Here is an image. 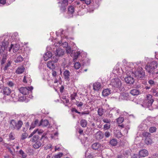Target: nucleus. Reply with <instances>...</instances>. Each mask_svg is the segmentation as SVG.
<instances>
[{"instance_id":"obj_1","label":"nucleus","mask_w":158,"mask_h":158,"mask_svg":"<svg viewBox=\"0 0 158 158\" xmlns=\"http://www.w3.org/2000/svg\"><path fill=\"white\" fill-rule=\"evenodd\" d=\"M8 43L3 41L2 43H0V53H1L3 52L5 50H8L10 52L11 49L12 48L13 52H17L19 48V45L18 44H15L13 45L11 44L9 47H8Z\"/></svg>"},{"instance_id":"obj_2","label":"nucleus","mask_w":158,"mask_h":158,"mask_svg":"<svg viewBox=\"0 0 158 158\" xmlns=\"http://www.w3.org/2000/svg\"><path fill=\"white\" fill-rule=\"evenodd\" d=\"M132 76H135L138 80H143L145 78V73L143 69L141 67H139L135 73L131 72Z\"/></svg>"},{"instance_id":"obj_3","label":"nucleus","mask_w":158,"mask_h":158,"mask_svg":"<svg viewBox=\"0 0 158 158\" xmlns=\"http://www.w3.org/2000/svg\"><path fill=\"white\" fill-rule=\"evenodd\" d=\"M58 6L60 7L61 12H65L66 11V7L68 4V0H63L58 2Z\"/></svg>"},{"instance_id":"obj_4","label":"nucleus","mask_w":158,"mask_h":158,"mask_svg":"<svg viewBox=\"0 0 158 158\" xmlns=\"http://www.w3.org/2000/svg\"><path fill=\"white\" fill-rule=\"evenodd\" d=\"M154 101L153 96L150 94H148L143 101V104L147 107H149L152 105Z\"/></svg>"},{"instance_id":"obj_5","label":"nucleus","mask_w":158,"mask_h":158,"mask_svg":"<svg viewBox=\"0 0 158 158\" xmlns=\"http://www.w3.org/2000/svg\"><path fill=\"white\" fill-rule=\"evenodd\" d=\"M157 63L155 61H153L151 62L150 64H147L145 67L146 69L147 70L149 73H151L149 70L154 69L157 68Z\"/></svg>"},{"instance_id":"obj_6","label":"nucleus","mask_w":158,"mask_h":158,"mask_svg":"<svg viewBox=\"0 0 158 158\" xmlns=\"http://www.w3.org/2000/svg\"><path fill=\"white\" fill-rule=\"evenodd\" d=\"M111 85L113 86L118 88L122 85L121 80L118 78H113L111 80Z\"/></svg>"},{"instance_id":"obj_7","label":"nucleus","mask_w":158,"mask_h":158,"mask_svg":"<svg viewBox=\"0 0 158 158\" xmlns=\"http://www.w3.org/2000/svg\"><path fill=\"white\" fill-rule=\"evenodd\" d=\"M43 132V131L41 130H39L38 129L35 130L29 136V138L31 137L34 135L33 138H39V135H41Z\"/></svg>"},{"instance_id":"obj_8","label":"nucleus","mask_w":158,"mask_h":158,"mask_svg":"<svg viewBox=\"0 0 158 158\" xmlns=\"http://www.w3.org/2000/svg\"><path fill=\"white\" fill-rule=\"evenodd\" d=\"M130 75L126 77L125 78V81L127 83L130 85L133 84L134 81L135 80L132 76V74L130 73Z\"/></svg>"},{"instance_id":"obj_9","label":"nucleus","mask_w":158,"mask_h":158,"mask_svg":"<svg viewBox=\"0 0 158 158\" xmlns=\"http://www.w3.org/2000/svg\"><path fill=\"white\" fill-rule=\"evenodd\" d=\"M41 139H38L35 141L34 139H32V141L35 142L33 145V147L35 148H39L41 145V143L40 140Z\"/></svg>"},{"instance_id":"obj_10","label":"nucleus","mask_w":158,"mask_h":158,"mask_svg":"<svg viewBox=\"0 0 158 158\" xmlns=\"http://www.w3.org/2000/svg\"><path fill=\"white\" fill-rule=\"evenodd\" d=\"M55 54L56 57H59L62 56L64 54V51L62 49L59 48L56 50Z\"/></svg>"},{"instance_id":"obj_11","label":"nucleus","mask_w":158,"mask_h":158,"mask_svg":"<svg viewBox=\"0 0 158 158\" xmlns=\"http://www.w3.org/2000/svg\"><path fill=\"white\" fill-rule=\"evenodd\" d=\"M39 122V120L37 119H35L34 121L32 122L30 125V127L29 128L30 130H31L36 126H38Z\"/></svg>"},{"instance_id":"obj_12","label":"nucleus","mask_w":158,"mask_h":158,"mask_svg":"<svg viewBox=\"0 0 158 158\" xmlns=\"http://www.w3.org/2000/svg\"><path fill=\"white\" fill-rule=\"evenodd\" d=\"M149 153L148 150L145 149H143L139 152V155L140 156L145 157L147 156Z\"/></svg>"},{"instance_id":"obj_13","label":"nucleus","mask_w":158,"mask_h":158,"mask_svg":"<svg viewBox=\"0 0 158 158\" xmlns=\"http://www.w3.org/2000/svg\"><path fill=\"white\" fill-rule=\"evenodd\" d=\"M19 90L20 93L24 95L27 94L29 92V89L26 87H21Z\"/></svg>"},{"instance_id":"obj_14","label":"nucleus","mask_w":158,"mask_h":158,"mask_svg":"<svg viewBox=\"0 0 158 158\" xmlns=\"http://www.w3.org/2000/svg\"><path fill=\"white\" fill-rule=\"evenodd\" d=\"M101 84L99 82H95L93 84V89L94 90H98L101 88Z\"/></svg>"},{"instance_id":"obj_15","label":"nucleus","mask_w":158,"mask_h":158,"mask_svg":"<svg viewBox=\"0 0 158 158\" xmlns=\"http://www.w3.org/2000/svg\"><path fill=\"white\" fill-rule=\"evenodd\" d=\"M63 75L65 80L66 81H69L70 75V73L69 71L68 70H65L64 72Z\"/></svg>"},{"instance_id":"obj_16","label":"nucleus","mask_w":158,"mask_h":158,"mask_svg":"<svg viewBox=\"0 0 158 158\" xmlns=\"http://www.w3.org/2000/svg\"><path fill=\"white\" fill-rule=\"evenodd\" d=\"M3 92L5 95H9L11 93V90L8 87H5L3 89Z\"/></svg>"},{"instance_id":"obj_17","label":"nucleus","mask_w":158,"mask_h":158,"mask_svg":"<svg viewBox=\"0 0 158 158\" xmlns=\"http://www.w3.org/2000/svg\"><path fill=\"white\" fill-rule=\"evenodd\" d=\"M111 90L108 89H105L102 92V95L104 97H106L111 94Z\"/></svg>"},{"instance_id":"obj_18","label":"nucleus","mask_w":158,"mask_h":158,"mask_svg":"<svg viewBox=\"0 0 158 158\" xmlns=\"http://www.w3.org/2000/svg\"><path fill=\"white\" fill-rule=\"evenodd\" d=\"M25 69V68L23 66L19 67L16 70V73L18 74H22L24 72Z\"/></svg>"},{"instance_id":"obj_19","label":"nucleus","mask_w":158,"mask_h":158,"mask_svg":"<svg viewBox=\"0 0 158 158\" xmlns=\"http://www.w3.org/2000/svg\"><path fill=\"white\" fill-rule=\"evenodd\" d=\"M47 66L48 67L51 69H53L55 68V65L52 60L48 61L47 63Z\"/></svg>"},{"instance_id":"obj_20","label":"nucleus","mask_w":158,"mask_h":158,"mask_svg":"<svg viewBox=\"0 0 158 158\" xmlns=\"http://www.w3.org/2000/svg\"><path fill=\"white\" fill-rule=\"evenodd\" d=\"M52 57V53L49 52H47L44 55V60L45 61H47Z\"/></svg>"},{"instance_id":"obj_21","label":"nucleus","mask_w":158,"mask_h":158,"mask_svg":"<svg viewBox=\"0 0 158 158\" xmlns=\"http://www.w3.org/2000/svg\"><path fill=\"white\" fill-rule=\"evenodd\" d=\"M48 122L47 120H44V121L41 120L40 122H39L38 126L42 125L43 126L46 127L47 126L48 124Z\"/></svg>"},{"instance_id":"obj_22","label":"nucleus","mask_w":158,"mask_h":158,"mask_svg":"<svg viewBox=\"0 0 158 158\" xmlns=\"http://www.w3.org/2000/svg\"><path fill=\"white\" fill-rule=\"evenodd\" d=\"M129 96V94L128 93H122L120 96V98L124 100H127Z\"/></svg>"},{"instance_id":"obj_23","label":"nucleus","mask_w":158,"mask_h":158,"mask_svg":"<svg viewBox=\"0 0 158 158\" xmlns=\"http://www.w3.org/2000/svg\"><path fill=\"white\" fill-rule=\"evenodd\" d=\"M55 151H61L64 150V148L62 147V146L60 144L56 145L55 146Z\"/></svg>"},{"instance_id":"obj_24","label":"nucleus","mask_w":158,"mask_h":158,"mask_svg":"<svg viewBox=\"0 0 158 158\" xmlns=\"http://www.w3.org/2000/svg\"><path fill=\"white\" fill-rule=\"evenodd\" d=\"M23 58L20 55L18 56L15 60L14 61L15 63H18L19 62H21L23 61Z\"/></svg>"},{"instance_id":"obj_25","label":"nucleus","mask_w":158,"mask_h":158,"mask_svg":"<svg viewBox=\"0 0 158 158\" xmlns=\"http://www.w3.org/2000/svg\"><path fill=\"white\" fill-rule=\"evenodd\" d=\"M23 124V122L21 121H19L18 123H16V125L15 129L19 130Z\"/></svg>"},{"instance_id":"obj_26","label":"nucleus","mask_w":158,"mask_h":158,"mask_svg":"<svg viewBox=\"0 0 158 158\" xmlns=\"http://www.w3.org/2000/svg\"><path fill=\"white\" fill-rule=\"evenodd\" d=\"M87 121L84 119H82L80 121L81 125L83 127H85L87 125Z\"/></svg>"},{"instance_id":"obj_27","label":"nucleus","mask_w":158,"mask_h":158,"mask_svg":"<svg viewBox=\"0 0 158 158\" xmlns=\"http://www.w3.org/2000/svg\"><path fill=\"white\" fill-rule=\"evenodd\" d=\"M17 123L14 120H12L11 121L10 125V127L14 129H15Z\"/></svg>"},{"instance_id":"obj_28","label":"nucleus","mask_w":158,"mask_h":158,"mask_svg":"<svg viewBox=\"0 0 158 158\" xmlns=\"http://www.w3.org/2000/svg\"><path fill=\"white\" fill-rule=\"evenodd\" d=\"M130 93L132 95L135 96L138 95L139 93V91L137 89H134L131 91Z\"/></svg>"},{"instance_id":"obj_29","label":"nucleus","mask_w":158,"mask_h":158,"mask_svg":"<svg viewBox=\"0 0 158 158\" xmlns=\"http://www.w3.org/2000/svg\"><path fill=\"white\" fill-rule=\"evenodd\" d=\"M97 138H102L103 137V134L101 131H98L95 134Z\"/></svg>"},{"instance_id":"obj_30","label":"nucleus","mask_w":158,"mask_h":158,"mask_svg":"<svg viewBox=\"0 0 158 158\" xmlns=\"http://www.w3.org/2000/svg\"><path fill=\"white\" fill-rule=\"evenodd\" d=\"M100 147V145L98 143H95L92 145V148L94 150L98 149Z\"/></svg>"},{"instance_id":"obj_31","label":"nucleus","mask_w":158,"mask_h":158,"mask_svg":"<svg viewBox=\"0 0 158 158\" xmlns=\"http://www.w3.org/2000/svg\"><path fill=\"white\" fill-rule=\"evenodd\" d=\"M68 11L69 13L73 14L74 11V8L73 6H70L68 8Z\"/></svg>"},{"instance_id":"obj_32","label":"nucleus","mask_w":158,"mask_h":158,"mask_svg":"<svg viewBox=\"0 0 158 158\" xmlns=\"http://www.w3.org/2000/svg\"><path fill=\"white\" fill-rule=\"evenodd\" d=\"M114 135L117 138H121L122 135L120 131H117L114 133Z\"/></svg>"},{"instance_id":"obj_33","label":"nucleus","mask_w":158,"mask_h":158,"mask_svg":"<svg viewBox=\"0 0 158 158\" xmlns=\"http://www.w3.org/2000/svg\"><path fill=\"white\" fill-rule=\"evenodd\" d=\"M142 135L143 137L145 138H150L151 136V133L148 132H143Z\"/></svg>"},{"instance_id":"obj_34","label":"nucleus","mask_w":158,"mask_h":158,"mask_svg":"<svg viewBox=\"0 0 158 158\" xmlns=\"http://www.w3.org/2000/svg\"><path fill=\"white\" fill-rule=\"evenodd\" d=\"M86 139H81V142L84 146H88L89 145V142L86 141Z\"/></svg>"},{"instance_id":"obj_35","label":"nucleus","mask_w":158,"mask_h":158,"mask_svg":"<svg viewBox=\"0 0 158 158\" xmlns=\"http://www.w3.org/2000/svg\"><path fill=\"white\" fill-rule=\"evenodd\" d=\"M157 128L155 127H152L149 129V131L150 133H153L156 132Z\"/></svg>"},{"instance_id":"obj_36","label":"nucleus","mask_w":158,"mask_h":158,"mask_svg":"<svg viewBox=\"0 0 158 158\" xmlns=\"http://www.w3.org/2000/svg\"><path fill=\"white\" fill-rule=\"evenodd\" d=\"M98 115L100 116H102L103 114L104 111L102 108H100L98 109Z\"/></svg>"},{"instance_id":"obj_37","label":"nucleus","mask_w":158,"mask_h":158,"mask_svg":"<svg viewBox=\"0 0 158 158\" xmlns=\"http://www.w3.org/2000/svg\"><path fill=\"white\" fill-rule=\"evenodd\" d=\"M110 143L112 146H115L117 143V141L116 139H112L110 141Z\"/></svg>"},{"instance_id":"obj_38","label":"nucleus","mask_w":158,"mask_h":158,"mask_svg":"<svg viewBox=\"0 0 158 158\" xmlns=\"http://www.w3.org/2000/svg\"><path fill=\"white\" fill-rule=\"evenodd\" d=\"M144 142L148 145L151 144L152 143V139H145Z\"/></svg>"},{"instance_id":"obj_39","label":"nucleus","mask_w":158,"mask_h":158,"mask_svg":"<svg viewBox=\"0 0 158 158\" xmlns=\"http://www.w3.org/2000/svg\"><path fill=\"white\" fill-rule=\"evenodd\" d=\"M6 55H3L2 58L1 60V64L2 65L4 64L6 62Z\"/></svg>"},{"instance_id":"obj_40","label":"nucleus","mask_w":158,"mask_h":158,"mask_svg":"<svg viewBox=\"0 0 158 158\" xmlns=\"http://www.w3.org/2000/svg\"><path fill=\"white\" fill-rule=\"evenodd\" d=\"M11 64V62L9 61H8L7 63L6 64V65H5L4 68L3 69L5 71L6 70L8 69V68L10 66Z\"/></svg>"},{"instance_id":"obj_41","label":"nucleus","mask_w":158,"mask_h":158,"mask_svg":"<svg viewBox=\"0 0 158 158\" xmlns=\"http://www.w3.org/2000/svg\"><path fill=\"white\" fill-rule=\"evenodd\" d=\"M77 94L76 92H73V94H72L70 96L71 99L72 100H73L75 99V97L77 96Z\"/></svg>"},{"instance_id":"obj_42","label":"nucleus","mask_w":158,"mask_h":158,"mask_svg":"<svg viewBox=\"0 0 158 158\" xmlns=\"http://www.w3.org/2000/svg\"><path fill=\"white\" fill-rule=\"evenodd\" d=\"M124 120V118L122 117H119L117 120V122L119 123H122Z\"/></svg>"},{"instance_id":"obj_43","label":"nucleus","mask_w":158,"mask_h":158,"mask_svg":"<svg viewBox=\"0 0 158 158\" xmlns=\"http://www.w3.org/2000/svg\"><path fill=\"white\" fill-rule=\"evenodd\" d=\"M19 153L21 154L23 158H26L27 156V154L25 153L22 150L19 151Z\"/></svg>"},{"instance_id":"obj_44","label":"nucleus","mask_w":158,"mask_h":158,"mask_svg":"<svg viewBox=\"0 0 158 158\" xmlns=\"http://www.w3.org/2000/svg\"><path fill=\"white\" fill-rule=\"evenodd\" d=\"M74 67L75 69H78L81 67V64L80 63L77 62L75 63Z\"/></svg>"},{"instance_id":"obj_45","label":"nucleus","mask_w":158,"mask_h":158,"mask_svg":"<svg viewBox=\"0 0 158 158\" xmlns=\"http://www.w3.org/2000/svg\"><path fill=\"white\" fill-rule=\"evenodd\" d=\"M7 85L10 87H13L15 85V84L12 81H10L7 82Z\"/></svg>"},{"instance_id":"obj_46","label":"nucleus","mask_w":158,"mask_h":158,"mask_svg":"<svg viewBox=\"0 0 158 158\" xmlns=\"http://www.w3.org/2000/svg\"><path fill=\"white\" fill-rule=\"evenodd\" d=\"M95 156V155L92 153L89 154L88 155L86 154V158H93Z\"/></svg>"},{"instance_id":"obj_47","label":"nucleus","mask_w":158,"mask_h":158,"mask_svg":"<svg viewBox=\"0 0 158 158\" xmlns=\"http://www.w3.org/2000/svg\"><path fill=\"white\" fill-rule=\"evenodd\" d=\"M63 156V153H60L54 156L55 158H60Z\"/></svg>"},{"instance_id":"obj_48","label":"nucleus","mask_w":158,"mask_h":158,"mask_svg":"<svg viewBox=\"0 0 158 158\" xmlns=\"http://www.w3.org/2000/svg\"><path fill=\"white\" fill-rule=\"evenodd\" d=\"M76 105L78 107H81L83 105V103L81 102H76Z\"/></svg>"},{"instance_id":"obj_49","label":"nucleus","mask_w":158,"mask_h":158,"mask_svg":"<svg viewBox=\"0 0 158 158\" xmlns=\"http://www.w3.org/2000/svg\"><path fill=\"white\" fill-rule=\"evenodd\" d=\"M103 122L104 123H110L111 122L110 120L107 119V118H105L103 119Z\"/></svg>"},{"instance_id":"obj_50","label":"nucleus","mask_w":158,"mask_h":158,"mask_svg":"<svg viewBox=\"0 0 158 158\" xmlns=\"http://www.w3.org/2000/svg\"><path fill=\"white\" fill-rule=\"evenodd\" d=\"M110 127V125L109 124H105L104 125V128L105 129L107 130L109 129Z\"/></svg>"},{"instance_id":"obj_51","label":"nucleus","mask_w":158,"mask_h":158,"mask_svg":"<svg viewBox=\"0 0 158 158\" xmlns=\"http://www.w3.org/2000/svg\"><path fill=\"white\" fill-rule=\"evenodd\" d=\"M51 147L52 145L51 144H48L44 147V150H47V149H49Z\"/></svg>"},{"instance_id":"obj_52","label":"nucleus","mask_w":158,"mask_h":158,"mask_svg":"<svg viewBox=\"0 0 158 158\" xmlns=\"http://www.w3.org/2000/svg\"><path fill=\"white\" fill-rule=\"evenodd\" d=\"M83 3H85L87 5H89L91 3V0H85Z\"/></svg>"},{"instance_id":"obj_53","label":"nucleus","mask_w":158,"mask_h":158,"mask_svg":"<svg viewBox=\"0 0 158 158\" xmlns=\"http://www.w3.org/2000/svg\"><path fill=\"white\" fill-rule=\"evenodd\" d=\"M58 57H57L56 56V57H53V59H52V61H53V62H55V63H56V62H57L58 60V58H57Z\"/></svg>"},{"instance_id":"obj_54","label":"nucleus","mask_w":158,"mask_h":158,"mask_svg":"<svg viewBox=\"0 0 158 158\" xmlns=\"http://www.w3.org/2000/svg\"><path fill=\"white\" fill-rule=\"evenodd\" d=\"M89 114V112L88 110L86 111L82 112H81V114L82 115H84V114L87 115V114Z\"/></svg>"},{"instance_id":"obj_55","label":"nucleus","mask_w":158,"mask_h":158,"mask_svg":"<svg viewBox=\"0 0 158 158\" xmlns=\"http://www.w3.org/2000/svg\"><path fill=\"white\" fill-rule=\"evenodd\" d=\"M105 135L106 137L108 138L109 137L110 135V134L109 132L107 131L105 132Z\"/></svg>"},{"instance_id":"obj_56","label":"nucleus","mask_w":158,"mask_h":158,"mask_svg":"<svg viewBox=\"0 0 158 158\" xmlns=\"http://www.w3.org/2000/svg\"><path fill=\"white\" fill-rule=\"evenodd\" d=\"M28 136V134L26 133L23 134L22 135V138H26Z\"/></svg>"},{"instance_id":"obj_57","label":"nucleus","mask_w":158,"mask_h":158,"mask_svg":"<svg viewBox=\"0 0 158 158\" xmlns=\"http://www.w3.org/2000/svg\"><path fill=\"white\" fill-rule=\"evenodd\" d=\"M66 51L68 53H70L71 51V48L69 47L67 48Z\"/></svg>"},{"instance_id":"obj_58","label":"nucleus","mask_w":158,"mask_h":158,"mask_svg":"<svg viewBox=\"0 0 158 158\" xmlns=\"http://www.w3.org/2000/svg\"><path fill=\"white\" fill-rule=\"evenodd\" d=\"M152 158H158V154H155L152 156Z\"/></svg>"},{"instance_id":"obj_59","label":"nucleus","mask_w":158,"mask_h":158,"mask_svg":"<svg viewBox=\"0 0 158 158\" xmlns=\"http://www.w3.org/2000/svg\"><path fill=\"white\" fill-rule=\"evenodd\" d=\"M29 126V124L28 122L26 123L25 124V127L26 128V130L28 129Z\"/></svg>"},{"instance_id":"obj_60","label":"nucleus","mask_w":158,"mask_h":158,"mask_svg":"<svg viewBox=\"0 0 158 158\" xmlns=\"http://www.w3.org/2000/svg\"><path fill=\"white\" fill-rule=\"evenodd\" d=\"M46 135H47V134L46 133H44L43 134L41 138H48V137L47 136H46Z\"/></svg>"},{"instance_id":"obj_61","label":"nucleus","mask_w":158,"mask_h":158,"mask_svg":"<svg viewBox=\"0 0 158 158\" xmlns=\"http://www.w3.org/2000/svg\"><path fill=\"white\" fill-rule=\"evenodd\" d=\"M80 53L79 52H77L76 54H75V56L76 57V58H77L80 55Z\"/></svg>"},{"instance_id":"obj_62","label":"nucleus","mask_w":158,"mask_h":158,"mask_svg":"<svg viewBox=\"0 0 158 158\" xmlns=\"http://www.w3.org/2000/svg\"><path fill=\"white\" fill-rule=\"evenodd\" d=\"M117 158H125V157L123 155H118L117 156Z\"/></svg>"},{"instance_id":"obj_63","label":"nucleus","mask_w":158,"mask_h":158,"mask_svg":"<svg viewBox=\"0 0 158 158\" xmlns=\"http://www.w3.org/2000/svg\"><path fill=\"white\" fill-rule=\"evenodd\" d=\"M52 74L53 76L55 77L56 75V73L55 71L52 70Z\"/></svg>"},{"instance_id":"obj_64","label":"nucleus","mask_w":158,"mask_h":158,"mask_svg":"<svg viewBox=\"0 0 158 158\" xmlns=\"http://www.w3.org/2000/svg\"><path fill=\"white\" fill-rule=\"evenodd\" d=\"M133 158H140V156L136 154V155H134L133 156Z\"/></svg>"}]
</instances>
